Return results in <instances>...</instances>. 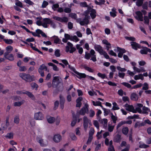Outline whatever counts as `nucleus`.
<instances>
[{
	"mask_svg": "<svg viewBox=\"0 0 151 151\" xmlns=\"http://www.w3.org/2000/svg\"><path fill=\"white\" fill-rule=\"evenodd\" d=\"M19 76L26 81L30 82L33 81V79L29 74L25 73H20L19 74Z\"/></svg>",
	"mask_w": 151,
	"mask_h": 151,
	"instance_id": "obj_3",
	"label": "nucleus"
},
{
	"mask_svg": "<svg viewBox=\"0 0 151 151\" xmlns=\"http://www.w3.org/2000/svg\"><path fill=\"white\" fill-rule=\"evenodd\" d=\"M24 100H23L20 101H17L14 103V106H20L24 103Z\"/></svg>",
	"mask_w": 151,
	"mask_h": 151,
	"instance_id": "obj_32",
	"label": "nucleus"
},
{
	"mask_svg": "<svg viewBox=\"0 0 151 151\" xmlns=\"http://www.w3.org/2000/svg\"><path fill=\"white\" fill-rule=\"evenodd\" d=\"M47 121L50 124L54 123L55 121V118L54 117L50 116H47L46 117Z\"/></svg>",
	"mask_w": 151,
	"mask_h": 151,
	"instance_id": "obj_24",
	"label": "nucleus"
},
{
	"mask_svg": "<svg viewBox=\"0 0 151 151\" xmlns=\"http://www.w3.org/2000/svg\"><path fill=\"white\" fill-rule=\"evenodd\" d=\"M113 106L112 109L113 110H118L119 109V108L118 106L116 103L115 102H114L112 104Z\"/></svg>",
	"mask_w": 151,
	"mask_h": 151,
	"instance_id": "obj_37",
	"label": "nucleus"
},
{
	"mask_svg": "<svg viewBox=\"0 0 151 151\" xmlns=\"http://www.w3.org/2000/svg\"><path fill=\"white\" fill-rule=\"evenodd\" d=\"M27 69L25 66H21L19 67V70L20 72L24 71L26 70Z\"/></svg>",
	"mask_w": 151,
	"mask_h": 151,
	"instance_id": "obj_57",
	"label": "nucleus"
},
{
	"mask_svg": "<svg viewBox=\"0 0 151 151\" xmlns=\"http://www.w3.org/2000/svg\"><path fill=\"white\" fill-rule=\"evenodd\" d=\"M93 137H91L90 136H89L88 138V140L87 141L86 144L88 145L90 144L91 143V142L93 139Z\"/></svg>",
	"mask_w": 151,
	"mask_h": 151,
	"instance_id": "obj_61",
	"label": "nucleus"
},
{
	"mask_svg": "<svg viewBox=\"0 0 151 151\" xmlns=\"http://www.w3.org/2000/svg\"><path fill=\"white\" fill-rule=\"evenodd\" d=\"M48 5V3L47 1L44 0L42 5V7L43 8H45Z\"/></svg>",
	"mask_w": 151,
	"mask_h": 151,
	"instance_id": "obj_43",
	"label": "nucleus"
},
{
	"mask_svg": "<svg viewBox=\"0 0 151 151\" xmlns=\"http://www.w3.org/2000/svg\"><path fill=\"white\" fill-rule=\"evenodd\" d=\"M65 38L62 39V41L64 43H66L68 40L70 39V35L68 34L65 33L64 34Z\"/></svg>",
	"mask_w": 151,
	"mask_h": 151,
	"instance_id": "obj_23",
	"label": "nucleus"
},
{
	"mask_svg": "<svg viewBox=\"0 0 151 151\" xmlns=\"http://www.w3.org/2000/svg\"><path fill=\"white\" fill-rule=\"evenodd\" d=\"M95 114V112L92 109L90 110L89 116L91 117H93Z\"/></svg>",
	"mask_w": 151,
	"mask_h": 151,
	"instance_id": "obj_48",
	"label": "nucleus"
},
{
	"mask_svg": "<svg viewBox=\"0 0 151 151\" xmlns=\"http://www.w3.org/2000/svg\"><path fill=\"white\" fill-rule=\"evenodd\" d=\"M130 147V145L129 144L127 145L126 147L122 150L121 151H129Z\"/></svg>",
	"mask_w": 151,
	"mask_h": 151,
	"instance_id": "obj_64",
	"label": "nucleus"
},
{
	"mask_svg": "<svg viewBox=\"0 0 151 151\" xmlns=\"http://www.w3.org/2000/svg\"><path fill=\"white\" fill-rule=\"evenodd\" d=\"M35 40L34 38L33 37H31V38H29L27 39L26 40V41H23L22 40H21V41L24 44H25L27 45H29V44L27 42H34L35 41Z\"/></svg>",
	"mask_w": 151,
	"mask_h": 151,
	"instance_id": "obj_26",
	"label": "nucleus"
},
{
	"mask_svg": "<svg viewBox=\"0 0 151 151\" xmlns=\"http://www.w3.org/2000/svg\"><path fill=\"white\" fill-rule=\"evenodd\" d=\"M54 141L56 142H58L61 139V137L60 134H55L53 138Z\"/></svg>",
	"mask_w": 151,
	"mask_h": 151,
	"instance_id": "obj_18",
	"label": "nucleus"
},
{
	"mask_svg": "<svg viewBox=\"0 0 151 151\" xmlns=\"http://www.w3.org/2000/svg\"><path fill=\"white\" fill-rule=\"evenodd\" d=\"M23 94H26L29 97L31 98L32 100H35V97L30 92L28 91H26L23 93Z\"/></svg>",
	"mask_w": 151,
	"mask_h": 151,
	"instance_id": "obj_21",
	"label": "nucleus"
},
{
	"mask_svg": "<svg viewBox=\"0 0 151 151\" xmlns=\"http://www.w3.org/2000/svg\"><path fill=\"white\" fill-rule=\"evenodd\" d=\"M44 23H46L47 24H50V23H51V19L48 18H44L43 19Z\"/></svg>",
	"mask_w": 151,
	"mask_h": 151,
	"instance_id": "obj_36",
	"label": "nucleus"
},
{
	"mask_svg": "<svg viewBox=\"0 0 151 151\" xmlns=\"http://www.w3.org/2000/svg\"><path fill=\"white\" fill-rule=\"evenodd\" d=\"M142 48V49L140 50V53L142 55L147 54L148 52L149 53H151V50L147 47H143Z\"/></svg>",
	"mask_w": 151,
	"mask_h": 151,
	"instance_id": "obj_12",
	"label": "nucleus"
},
{
	"mask_svg": "<svg viewBox=\"0 0 151 151\" xmlns=\"http://www.w3.org/2000/svg\"><path fill=\"white\" fill-rule=\"evenodd\" d=\"M83 121L84 128L85 130H86L88 127V120L86 116H84L83 118Z\"/></svg>",
	"mask_w": 151,
	"mask_h": 151,
	"instance_id": "obj_16",
	"label": "nucleus"
},
{
	"mask_svg": "<svg viewBox=\"0 0 151 151\" xmlns=\"http://www.w3.org/2000/svg\"><path fill=\"white\" fill-rule=\"evenodd\" d=\"M125 76V73L123 72H119L118 73V76L120 78L122 79H123L124 78V77Z\"/></svg>",
	"mask_w": 151,
	"mask_h": 151,
	"instance_id": "obj_55",
	"label": "nucleus"
},
{
	"mask_svg": "<svg viewBox=\"0 0 151 151\" xmlns=\"http://www.w3.org/2000/svg\"><path fill=\"white\" fill-rule=\"evenodd\" d=\"M80 5L81 6L83 7H86L88 6L87 3L85 1L81 2L80 3Z\"/></svg>",
	"mask_w": 151,
	"mask_h": 151,
	"instance_id": "obj_53",
	"label": "nucleus"
},
{
	"mask_svg": "<svg viewBox=\"0 0 151 151\" xmlns=\"http://www.w3.org/2000/svg\"><path fill=\"white\" fill-rule=\"evenodd\" d=\"M67 44L68 46L65 47V51L66 52H69L70 53H73L76 51V48L73 47V45L71 43L68 42Z\"/></svg>",
	"mask_w": 151,
	"mask_h": 151,
	"instance_id": "obj_4",
	"label": "nucleus"
},
{
	"mask_svg": "<svg viewBox=\"0 0 151 151\" xmlns=\"http://www.w3.org/2000/svg\"><path fill=\"white\" fill-rule=\"evenodd\" d=\"M94 48L96 51H97L100 55H103L106 59H109V55L106 51H104L101 45H96L94 46Z\"/></svg>",
	"mask_w": 151,
	"mask_h": 151,
	"instance_id": "obj_2",
	"label": "nucleus"
},
{
	"mask_svg": "<svg viewBox=\"0 0 151 151\" xmlns=\"http://www.w3.org/2000/svg\"><path fill=\"white\" fill-rule=\"evenodd\" d=\"M121 84L128 88H130L132 87L131 85L128 83L123 82L121 83Z\"/></svg>",
	"mask_w": 151,
	"mask_h": 151,
	"instance_id": "obj_41",
	"label": "nucleus"
},
{
	"mask_svg": "<svg viewBox=\"0 0 151 151\" xmlns=\"http://www.w3.org/2000/svg\"><path fill=\"white\" fill-rule=\"evenodd\" d=\"M85 53L84 57L85 59L88 60L91 58L90 60L93 62H95L97 60L96 55L95 54L96 53L93 50L91 49L90 53L88 52V51H86Z\"/></svg>",
	"mask_w": 151,
	"mask_h": 151,
	"instance_id": "obj_1",
	"label": "nucleus"
},
{
	"mask_svg": "<svg viewBox=\"0 0 151 151\" xmlns=\"http://www.w3.org/2000/svg\"><path fill=\"white\" fill-rule=\"evenodd\" d=\"M71 11V9L70 8L65 7L64 9V12L66 13H70Z\"/></svg>",
	"mask_w": 151,
	"mask_h": 151,
	"instance_id": "obj_58",
	"label": "nucleus"
},
{
	"mask_svg": "<svg viewBox=\"0 0 151 151\" xmlns=\"http://www.w3.org/2000/svg\"><path fill=\"white\" fill-rule=\"evenodd\" d=\"M104 81L106 82V83H107L108 85H109V86H116V83L112 82L111 81H109L107 82V81H105V80H104Z\"/></svg>",
	"mask_w": 151,
	"mask_h": 151,
	"instance_id": "obj_50",
	"label": "nucleus"
},
{
	"mask_svg": "<svg viewBox=\"0 0 151 151\" xmlns=\"http://www.w3.org/2000/svg\"><path fill=\"white\" fill-rule=\"evenodd\" d=\"M111 114L112 115L111 116V119L112 120L113 122L114 123H115L117 120V118L114 116L112 113H111Z\"/></svg>",
	"mask_w": 151,
	"mask_h": 151,
	"instance_id": "obj_47",
	"label": "nucleus"
},
{
	"mask_svg": "<svg viewBox=\"0 0 151 151\" xmlns=\"http://www.w3.org/2000/svg\"><path fill=\"white\" fill-rule=\"evenodd\" d=\"M102 42L103 44L107 45L106 46V49L107 51H109L111 47V44L107 40L105 39L103 40Z\"/></svg>",
	"mask_w": 151,
	"mask_h": 151,
	"instance_id": "obj_17",
	"label": "nucleus"
},
{
	"mask_svg": "<svg viewBox=\"0 0 151 151\" xmlns=\"http://www.w3.org/2000/svg\"><path fill=\"white\" fill-rule=\"evenodd\" d=\"M103 109L104 111V116H107L109 114L110 111V110L109 109H107L104 108H103Z\"/></svg>",
	"mask_w": 151,
	"mask_h": 151,
	"instance_id": "obj_42",
	"label": "nucleus"
},
{
	"mask_svg": "<svg viewBox=\"0 0 151 151\" xmlns=\"http://www.w3.org/2000/svg\"><path fill=\"white\" fill-rule=\"evenodd\" d=\"M57 79V77H54L53 81L52 82V87L53 88H56V89L54 91L53 93H57L59 92H62L63 90V88H62L61 89H60L58 88L57 87L58 84H59V82L54 80H56Z\"/></svg>",
	"mask_w": 151,
	"mask_h": 151,
	"instance_id": "obj_5",
	"label": "nucleus"
},
{
	"mask_svg": "<svg viewBox=\"0 0 151 151\" xmlns=\"http://www.w3.org/2000/svg\"><path fill=\"white\" fill-rule=\"evenodd\" d=\"M53 18L54 19L61 22L66 23L68 20V18L65 17L61 18L59 17L55 16Z\"/></svg>",
	"mask_w": 151,
	"mask_h": 151,
	"instance_id": "obj_9",
	"label": "nucleus"
},
{
	"mask_svg": "<svg viewBox=\"0 0 151 151\" xmlns=\"http://www.w3.org/2000/svg\"><path fill=\"white\" fill-rule=\"evenodd\" d=\"M130 98L132 100L137 101L138 100V97L136 93H133L131 95Z\"/></svg>",
	"mask_w": 151,
	"mask_h": 151,
	"instance_id": "obj_22",
	"label": "nucleus"
},
{
	"mask_svg": "<svg viewBox=\"0 0 151 151\" xmlns=\"http://www.w3.org/2000/svg\"><path fill=\"white\" fill-rule=\"evenodd\" d=\"M60 99V103L64 104L65 102V99L61 95H60L59 96Z\"/></svg>",
	"mask_w": 151,
	"mask_h": 151,
	"instance_id": "obj_49",
	"label": "nucleus"
},
{
	"mask_svg": "<svg viewBox=\"0 0 151 151\" xmlns=\"http://www.w3.org/2000/svg\"><path fill=\"white\" fill-rule=\"evenodd\" d=\"M144 0H137L136 2V5L138 7L142 6L143 4Z\"/></svg>",
	"mask_w": 151,
	"mask_h": 151,
	"instance_id": "obj_35",
	"label": "nucleus"
},
{
	"mask_svg": "<svg viewBox=\"0 0 151 151\" xmlns=\"http://www.w3.org/2000/svg\"><path fill=\"white\" fill-rule=\"evenodd\" d=\"M44 69L46 71L47 67L44 64L41 65L38 69V72L42 77H44L45 76L43 70Z\"/></svg>",
	"mask_w": 151,
	"mask_h": 151,
	"instance_id": "obj_8",
	"label": "nucleus"
},
{
	"mask_svg": "<svg viewBox=\"0 0 151 151\" xmlns=\"http://www.w3.org/2000/svg\"><path fill=\"white\" fill-rule=\"evenodd\" d=\"M59 104V103L58 101H56L54 103V106L53 108L54 110H55L58 108Z\"/></svg>",
	"mask_w": 151,
	"mask_h": 151,
	"instance_id": "obj_60",
	"label": "nucleus"
},
{
	"mask_svg": "<svg viewBox=\"0 0 151 151\" xmlns=\"http://www.w3.org/2000/svg\"><path fill=\"white\" fill-rule=\"evenodd\" d=\"M59 6V5L58 4H54L52 6V9L54 11H55L58 8Z\"/></svg>",
	"mask_w": 151,
	"mask_h": 151,
	"instance_id": "obj_45",
	"label": "nucleus"
},
{
	"mask_svg": "<svg viewBox=\"0 0 151 151\" xmlns=\"http://www.w3.org/2000/svg\"><path fill=\"white\" fill-rule=\"evenodd\" d=\"M134 106L132 105H130L129 106L128 108L126 109V110L127 111L131 112L132 110L134 109Z\"/></svg>",
	"mask_w": 151,
	"mask_h": 151,
	"instance_id": "obj_63",
	"label": "nucleus"
},
{
	"mask_svg": "<svg viewBox=\"0 0 151 151\" xmlns=\"http://www.w3.org/2000/svg\"><path fill=\"white\" fill-rule=\"evenodd\" d=\"M121 140V135L119 134H116L114 137V142L119 143Z\"/></svg>",
	"mask_w": 151,
	"mask_h": 151,
	"instance_id": "obj_19",
	"label": "nucleus"
},
{
	"mask_svg": "<svg viewBox=\"0 0 151 151\" xmlns=\"http://www.w3.org/2000/svg\"><path fill=\"white\" fill-rule=\"evenodd\" d=\"M54 39V43L56 44H61L63 45V43L62 42L61 40H60L57 36H53Z\"/></svg>",
	"mask_w": 151,
	"mask_h": 151,
	"instance_id": "obj_20",
	"label": "nucleus"
},
{
	"mask_svg": "<svg viewBox=\"0 0 151 151\" xmlns=\"http://www.w3.org/2000/svg\"><path fill=\"white\" fill-rule=\"evenodd\" d=\"M34 118L36 120H42L43 119L44 116L42 112L39 111L35 113Z\"/></svg>",
	"mask_w": 151,
	"mask_h": 151,
	"instance_id": "obj_11",
	"label": "nucleus"
},
{
	"mask_svg": "<svg viewBox=\"0 0 151 151\" xmlns=\"http://www.w3.org/2000/svg\"><path fill=\"white\" fill-rule=\"evenodd\" d=\"M31 86L32 88V89L35 88V90L37 91L39 87L38 85L36 83L32 82L31 84Z\"/></svg>",
	"mask_w": 151,
	"mask_h": 151,
	"instance_id": "obj_30",
	"label": "nucleus"
},
{
	"mask_svg": "<svg viewBox=\"0 0 151 151\" xmlns=\"http://www.w3.org/2000/svg\"><path fill=\"white\" fill-rule=\"evenodd\" d=\"M88 105L86 104L83 107L79 112V114L81 115H84L86 113H88Z\"/></svg>",
	"mask_w": 151,
	"mask_h": 151,
	"instance_id": "obj_6",
	"label": "nucleus"
},
{
	"mask_svg": "<svg viewBox=\"0 0 151 151\" xmlns=\"http://www.w3.org/2000/svg\"><path fill=\"white\" fill-rule=\"evenodd\" d=\"M4 57L6 59L10 61H13L14 59L13 54H11L9 55V52H6L4 53Z\"/></svg>",
	"mask_w": 151,
	"mask_h": 151,
	"instance_id": "obj_15",
	"label": "nucleus"
},
{
	"mask_svg": "<svg viewBox=\"0 0 151 151\" xmlns=\"http://www.w3.org/2000/svg\"><path fill=\"white\" fill-rule=\"evenodd\" d=\"M75 73L79 77H77L78 78L80 79L81 78H85L86 77V75L84 73H80L76 71H75Z\"/></svg>",
	"mask_w": 151,
	"mask_h": 151,
	"instance_id": "obj_27",
	"label": "nucleus"
},
{
	"mask_svg": "<svg viewBox=\"0 0 151 151\" xmlns=\"http://www.w3.org/2000/svg\"><path fill=\"white\" fill-rule=\"evenodd\" d=\"M149 147L148 145H146L145 144H143L139 145V147L140 148H146Z\"/></svg>",
	"mask_w": 151,
	"mask_h": 151,
	"instance_id": "obj_59",
	"label": "nucleus"
},
{
	"mask_svg": "<svg viewBox=\"0 0 151 151\" xmlns=\"http://www.w3.org/2000/svg\"><path fill=\"white\" fill-rule=\"evenodd\" d=\"M55 55L57 57H59L60 54V50L59 49L56 50L55 52Z\"/></svg>",
	"mask_w": 151,
	"mask_h": 151,
	"instance_id": "obj_51",
	"label": "nucleus"
},
{
	"mask_svg": "<svg viewBox=\"0 0 151 151\" xmlns=\"http://www.w3.org/2000/svg\"><path fill=\"white\" fill-rule=\"evenodd\" d=\"M90 12V15L91 18L92 19H94L96 17V10L92 9Z\"/></svg>",
	"mask_w": 151,
	"mask_h": 151,
	"instance_id": "obj_25",
	"label": "nucleus"
},
{
	"mask_svg": "<svg viewBox=\"0 0 151 151\" xmlns=\"http://www.w3.org/2000/svg\"><path fill=\"white\" fill-rule=\"evenodd\" d=\"M85 16L83 20H81V18H79L77 20V22H79L81 25H84L85 24H87L89 22L88 19H90V17L89 15H84Z\"/></svg>",
	"mask_w": 151,
	"mask_h": 151,
	"instance_id": "obj_7",
	"label": "nucleus"
},
{
	"mask_svg": "<svg viewBox=\"0 0 151 151\" xmlns=\"http://www.w3.org/2000/svg\"><path fill=\"white\" fill-rule=\"evenodd\" d=\"M131 43L132 48L135 50H137L138 48H141L140 45L135 42H132Z\"/></svg>",
	"mask_w": 151,
	"mask_h": 151,
	"instance_id": "obj_14",
	"label": "nucleus"
},
{
	"mask_svg": "<svg viewBox=\"0 0 151 151\" xmlns=\"http://www.w3.org/2000/svg\"><path fill=\"white\" fill-rule=\"evenodd\" d=\"M13 133L12 132L7 133V134L5 136L6 138H8L9 139H11L13 138Z\"/></svg>",
	"mask_w": 151,
	"mask_h": 151,
	"instance_id": "obj_33",
	"label": "nucleus"
},
{
	"mask_svg": "<svg viewBox=\"0 0 151 151\" xmlns=\"http://www.w3.org/2000/svg\"><path fill=\"white\" fill-rule=\"evenodd\" d=\"M116 69L119 70V71L121 72H125L127 70L124 68H122L119 66H117L116 67Z\"/></svg>",
	"mask_w": 151,
	"mask_h": 151,
	"instance_id": "obj_40",
	"label": "nucleus"
},
{
	"mask_svg": "<svg viewBox=\"0 0 151 151\" xmlns=\"http://www.w3.org/2000/svg\"><path fill=\"white\" fill-rule=\"evenodd\" d=\"M129 131V129L128 127H124L122 129V132L125 135L127 134Z\"/></svg>",
	"mask_w": 151,
	"mask_h": 151,
	"instance_id": "obj_31",
	"label": "nucleus"
},
{
	"mask_svg": "<svg viewBox=\"0 0 151 151\" xmlns=\"http://www.w3.org/2000/svg\"><path fill=\"white\" fill-rule=\"evenodd\" d=\"M149 110H150L148 108L145 107V106L143 107L142 108L143 113L147 114L148 113L147 112V111H148Z\"/></svg>",
	"mask_w": 151,
	"mask_h": 151,
	"instance_id": "obj_52",
	"label": "nucleus"
},
{
	"mask_svg": "<svg viewBox=\"0 0 151 151\" xmlns=\"http://www.w3.org/2000/svg\"><path fill=\"white\" fill-rule=\"evenodd\" d=\"M15 5L17 6H19L21 8L23 7L22 3L18 0H17V2L15 3Z\"/></svg>",
	"mask_w": 151,
	"mask_h": 151,
	"instance_id": "obj_44",
	"label": "nucleus"
},
{
	"mask_svg": "<svg viewBox=\"0 0 151 151\" xmlns=\"http://www.w3.org/2000/svg\"><path fill=\"white\" fill-rule=\"evenodd\" d=\"M97 75L99 77L101 78L102 79L106 78L107 79H109L106 75L105 73L102 74L99 72L97 73Z\"/></svg>",
	"mask_w": 151,
	"mask_h": 151,
	"instance_id": "obj_28",
	"label": "nucleus"
},
{
	"mask_svg": "<svg viewBox=\"0 0 151 151\" xmlns=\"http://www.w3.org/2000/svg\"><path fill=\"white\" fill-rule=\"evenodd\" d=\"M142 7L143 9L145 10L148 9V2L147 1L145 2L142 5Z\"/></svg>",
	"mask_w": 151,
	"mask_h": 151,
	"instance_id": "obj_46",
	"label": "nucleus"
},
{
	"mask_svg": "<svg viewBox=\"0 0 151 151\" xmlns=\"http://www.w3.org/2000/svg\"><path fill=\"white\" fill-rule=\"evenodd\" d=\"M135 13L137 16L135 17V18L138 20L143 21V14L142 12L140 11H137L135 12Z\"/></svg>",
	"mask_w": 151,
	"mask_h": 151,
	"instance_id": "obj_13",
	"label": "nucleus"
},
{
	"mask_svg": "<svg viewBox=\"0 0 151 151\" xmlns=\"http://www.w3.org/2000/svg\"><path fill=\"white\" fill-rule=\"evenodd\" d=\"M117 49L119 53L118 54V56L119 58H122L123 54L125 53L127 51L124 48H121L119 47H117Z\"/></svg>",
	"mask_w": 151,
	"mask_h": 151,
	"instance_id": "obj_10",
	"label": "nucleus"
},
{
	"mask_svg": "<svg viewBox=\"0 0 151 151\" xmlns=\"http://www.w3.org/2000/svg\"><path fill=\"white\" fill-rule=\"evenodd\" d=\"M4 41L6 43L9 45L12 44L13 42V40L10 39H4Z\"/></svg>",
	"mask_w": 151,
	"mask_h": 151,
	"instance_id": "obj_34",
	"label": "nucleus"
},
{
	"mask_svg": "<svg viewBox=\"0 0 151 151\" xmlns=\"http://www.w3.org/2000/svg\"><path fill=\"white\" fill-rule=\"evenodd\" d=\"M69 16L74 19H76L77 17V14L75 13H71L69 14Z\"/></svg>",
	"mask_w": 151,
	"mask_h": 151,
	"instance_id": "obj_54",
	"label": "nucleus"
},
{
	"mask_svg": "<svg viewBox=\"0 0 151 151\" xmlns=\"http://www.w3.org/2000/svg\"><path fill=\"white\" fill-rule=\"evenodd\" d=\"M84 68L86 70H87L88 72H91V73H93V70L91 68L88 67L86 66H84Z\"/></svg>",
	"mask_w": 151,
	"mask_h": 151,
	"instance_id": "obj_39",
	"label": "nucleus"
},
{
	"mask_svg": "<svg viewBox=\"0 0 151 151\" xmlns=\"http://www.w3.org/2000/svg\"><path fill=\"white\" fill-rule=\"evenodd\" d=\"M148 85L146 83H144V86L142 87V89L143 90H146L148 89Z\"/></svg>",
	"mask_w": 151,
	"mask_h": 151,
	"instance_id": "obj_56",
	"label": "nucleus"
},
{
	"mask_svg": "<svg viewBox=\"0 0 151 151\" xmlns=\"http://www.w3.org/2000/svg\"><path fill=\"white\" fill-rule=\"evenodd\" d=\"M93 124L98 129L99 128V125L98 122L96 120H94L93 121Z\"/></svg>",
	"mask_w": 151,
	"mask_h": 151,
	"instance_id": "obj_62",
	"label": "nucleus"
},
{
	"mask_svg": "<svg viewBox=\"0 0 151 151\" xmlns=\"http://www.w3.org/2000/svg\"><path fill=\"white\" fill-rule=\"evenodd\" d=\"M20 121L19 116L18 115H16L14 118V122L16 124L19 123Z\"/></svg>",
	"mask_w": 151,
	"mask_h": 151,
	"instance_id": "obj_29",
	"label": "nucleus"
},
{
	"mask_svg": "<svg viewBox=\"0 0 151 151\" xmlns=\"http://www.w3.org/2000/svg\"><path fill=\"white\" fill-rule=\"evenodd\" d=\"M149 19H150L147 16H144V20L145 23L149 24L150 22Z\"/></svg>",
	"mask_w": 151,
	"mask_h": 151,
	"instance_id": "obj_38",
	"label": "nucleus"
}]
</instances>
